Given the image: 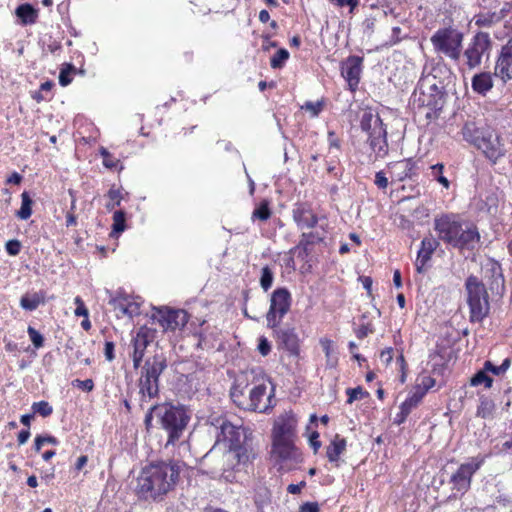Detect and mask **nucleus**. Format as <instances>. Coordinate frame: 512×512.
Listing matches in <instances>:
<instances>
[{"mask_svg": "<svg viewBox=\"0 0 512 512\" xmlns=\"http://www.w3.org/2000/svg\"><path fill=\"white\" fill-rule=\"evenodd\" d=\"M268 496H269V492L267 489H262L261 492H258L255 496V504L258 506V507H261L265 502L266 500H268Z\"/></svg>", "mask_w": 512, "mask_h": 512, "instance_id": "obj_59", "label": "nucleus"}, {"mask_svg": "<svg viewBox=\"0 0 512 512\" xmlns=\"http://www.w3.org/2000/svg\"><path fill=\"white\" fill-rule=\"evenodd\" d=\"M300 512H319L318 503L306 502L300 507Z\"/></svg>", "mask_w": 512, "mask_h": 512, "instance_id": "obj_62", "label": "nucleus"}, {"mask_svg": "<svg viewBox=\"0 0 512 512\" xmlns=\"http://www.w3.org/2000/svg\"><path fill=\"white\" fill-rule=\"evenodd\" d=\"M492 49V40L486 32L476 33L464 51L466 65L473 70L481 65L482 57H489Z\"/></svg>", "mask_w": 512, "mask_h": 512, "instance_id": "obj_15", "label": "nucleus"}, {"mask_svg": "<svg viewBox=\"0 0 512 512\" xmlns=\"http://www.w3.org/2000/svg\"><path fill=\"white\" fill-rule=\"evenodd\" d=\"M107 196L110 199V201L105 205L108 211H113L116 207L120 206L122 195L119 189H116L115 186H112L109 189Z\"/></svg>", "mask_w": 512, "mask_h": 512, "instance_id": "obj_42", "label": "nucleus"}, {"mask_svg": "<svg viewBox=\"0 0 512 512\" xmlns=\"http://www.w3.org/2000/svg\"><path fill=\"white\" fill-rule=\"evenodd\" d=\"M125 298L115 297L109 301V304L113 306V308L119 311L122 315L132 316V312L129 310V305L125 303Z\"/></svg>", "mask_w": 512, "mask_h": 512, "instance_id": "obj_46", "label": "nucleus"}, {"mask_svg": "<svg viewBox=\"0 0 512 512\" xmlns=\"http://www.w3.org/2000/svg\"><path fill=\"white\" fill-rule=\"evenodd\" d=\"M310 446L314 449V452L317 453L319 448L321 447V442L319 441V433L317 431H313L309 436Z\"/></svg>", "mask_w": 512, "mask_h": 512, "instance_id": "obj_58", "label": "nucleus"}, {"mask_svg": "<svg viewBox=\"0 0 512 512\" xmlns=\"http://www.w3.org/2000/svg\"><path fill=\"white\" fill-rule=\"evenodd\" d=\"M272 453L281 464L280 469L290 470L293 465L303 461L302 453L295 446L294 440H273Z\"/></svg>", "mask_w": 512, "mask_h": 512, "instance_id": "obj_16", "label": "nucleus"}, {"mask_svg": "<svg viewBox=\"0 0 512 512\" xmlns=\"http://www.w3.org/2000/svg\"><path fill=\"white\" fill-rule=\"evenodd\" d=\"M159 406L160 404L152 405L145 415L144 425L147 431H149L152 427V421L154 416L158 419Z\"/></svg>", "mask_w": 512, "mask_h": 512, "instance_id": "obj_50", "label": "nucleus"}, {"mask_svg": "<svg viewBox=\"0 0 512 512\" xmlns=\"http://www.w3.org/2000/svg\"><path fill=\"white\" fill-rule=\"evenodd\" d=\"M115 344L112 341H106L104 345V355L107 361L111 362L115 359Z\"/></svg>", "mask_w": 512, "mask_h": 512, "instance_id": "obj_56", "label": "nucleus"}, {"mask_svg": "<svg viewBox=\"0 0 512 512\" xmlns=\"http://www.w3.org/2000/svg\"><path fill=\"white\" fill-rule=\"evenodd\" d=\"M230 397L237 407L257 412H266L270 406L271 394H267V385L260 383L249 388L248 384L236 381L230 390Z\"/></svg>", "mask_w": 512, "mask_h": 512, "instance_id": "obj_6", "label": "nucleus"}, {"mask_svg": "<svg viewBox=\"0 0 512 512\" xmlns=\"http://www.w3.org/2000/svg\"><path fill=\"white\" fill-rule=\"evenodd\" d=\"M494 75L504 83L512 80V37L499 51L495 62Z\"/></svg>", "mask_w": 512, "mask_h": 512, "instance_id": "obj_19", "label": "nucleus"}, {"mask_svg": "<svg viewBox=\"0 0 512 512\" xmlns=\"http://www.w3.org/2000/svg\"><path fill=\"white\" fill-rule=\"evenodd\" d=\"M100 155L103 157V165L108 169H117L118 165L120 164V161L116 158H113L110 152L104 148L101 147L99 149Z\"/></svg>", "mask_w": 512, "mask_h": 512, "instance_id": "obj_47", "label": "nucleus"}, {"mask_svg": "<svg viewBox=\"0 0 512 512\" xmlns=\"http://www.w3.org/2000/svg\"><path fill=\"white\" fill-rule=\"evenodd\" d=\"M167 357L162 352H156L154 355L145 359L141 367L140 377L138 379V388L140 394L139 406L144 408V404L151 399L157 398L160 392V376L167 369Z\"/></svg>", "mask_w": 512, "mask_h": 512, "instance_id": "obj_4", "label": "nucleus"}, {"mask_svg": "<svg viewBox=\"0 0 512 512\" xmlns=\"http://www.w3.org/2000/svg\"><path fill=\"white\" fill-rule=\"evenodd\" d=\"M43 302L42 298L34 293L32 295H24L21 297L20 306L27 311H34Z\"/></svg>", "mask_w": 512, "mask_h": 512, "instance_id": "obj_34", "label": "nucleus"}, {"mask_svg": "<svg viewBox=\"0 0 512 512\" xmlns=\"http://www.w3.org/2000/svg\"><path fill=\"white\" fill-rule=\"evenodd\" d=\"M423 397V392L414 388L412 394L400 405V408H404L407 412L411 413V411L419 405Z\"/></svg>", "mask_w": 512, "mask_h": 512, "instance_id": "obj_37", "label": "nucleus"}, {"mask_svg": "<svg viewBox=\"0 0 512 512\" xmlns=\"http://www.w3.org/2000/svg\"><path fill=\"white\" fill-rule=\"evenodd\" d=\"M440 245V242L432 237H424L421 241V247L418 251L417 258L421 259L422 262H429L435 250Z\"/></svg>", "mask_w": 512, "mask_h": 512, "instance_id": "obj_29", "label": "nucleus"}, {"mask_svg": "<svg viewBox=\"0 0 512 512\" xmlns=\"http://www.w3.org/2000/svg\"><path fill=\"white\" fill-rule=\"evenodd\" d=\"M31 408L34 414H39L42 417H48L53 413V407L47 401L44 400L34 402Z\"/></svg>", "mask_w": 512, "mask_h": 512, "instance_id": "obj_45", "label": "nucleus"}, {"mask_svg": "<svg viewBox=\"0 0 512 512\" xmlns=\"http://www.w3.org/2000/svg\"><path fill=\"white\" fill-rule=\"evenodd\" d=\"M363 58L360 56H349L341 65V75L346 80L351 92L358 89L362 74Z\"/></svg>", "mask_w": 512, "mask_h": 512, "instance_id": "obj_18", "label": "nucleus"}, {"mask_svg": "<svg viewBox=\"0 0 512 512\" xmlns=\"http://www.w3.org/2000/svg\"><path fill=\"white\" fill-rule=\"evenodd\" d=\"M274 281V273L269 266H264L261 269V277H260V286L266 292L268 291L273 284Z\"/></svg>", "mask_w": 512, "mask_h": 512, "instance_id": "obj_41", "label": "nucleus"}, {"mask_svg": "<svg viewBox=\"0 0 512 512\" xmlns=\"http://www.w3.org/2000/svg\"><path fill=\"white\" fill-rule=\"evenodd\" d=\"M375 184L380 189H385L388 186V178L385 176L384 172L379 171L375 175Z\"/></svg>", "mask_w": 512, "mask_h": 512, "instance_id": "obj_57", "label": "nucleus"}, {"mask_svg": "<svg viewBox=\"0 0 512 512\" xmlns=\"http://www.w3.org/2000/svg\"><path fill=\"white\" fill-rule=\"evenodd\" d=\"M74 303L76 304V309L74 311L76 316H83L85 318H88L89 311L87 307L85 306L84 301L80 296L75 297Z\"/></svg>", "mask_w": 512, "mask_h": 512, "instance_id": "obj_53", "label": "nucleus"}, {"mask_svg": "<svg viewBox=\"0 0 512 512\" xmlns=\"http://www.w3.org/2000/svg\"><path fill=\"white\" fill-rule=\"evenodd\" d=\"M153 319L157 320L165 331H174L184 327L188 323L189 317L184 310L160 308L153 314Z\"/></svg>", "mask_w": 512, "mask_h": 512, "instance_id": "obj_17", "label": "nucleus"}, {"mask_svg": "<svg viewBox=\"0 0 512 512\" xmlns=\"http://www.w3.org/2000/svg\"><path fill=\"white\" fill-rule=\"evenodd\" d=\"M189 420L190 416L183 406L160 404L158 423L168 437L165 447L175 445L182 438Z\"/></svg>", "mask_w": 512, "mask_h": 512, "instance_id": "obj_7", "label": "nucleus"}, {"mask_svg": "<svg viewBox=\"0 0 512 512\" xmlns=\"http://www.w3.org/2000/svg\"><path fill=\"white\" fill-rule=\"evenodd\" d=\"M76 68L72 64H66L59 73V84L63 87L72 82L71 75L75 73Z\"/></svg>", "mask_w": 512, "mask_h": 512, "instance_id": "obj_44", "label": "nucleus"}, {"mask_svg": "<svg viewBox=\"0 0 512 512\" xmlns=\"http://www.w3.org/2000/svg\"><path fill=\"white\" fill-rule=\"evenodd\" d=\"M444 164L437 163L431 166V176L445 189L450 188V181L444 176Z\"/></svg>", "mask_w": 512, "mask_h": 512, "instance_id": "obj_35", "label": "nucleus"}, {"mask_svg": "<svg viewBox=\"0 0 512 512\" xmlns=\"http://www.w3.org/2000/svg\"><path fill=\"white\" fill-rule=\"evenodd\" d=\"M22 248V244L18 239H11L5 243V250L10 256H17Z\"/></svg>", "mask_w": 512, "mask_h": 512, "instance_id": "obj_52", "label": "nucleus"}, {"mask_svg": "<svg viewBox=\"0 0 512 512\" xmlns=\"http://www.w3.org/2000/svg\"><path fill=\"white\" fill-rule=\"evenodd\" d=\"M228 421L229 420L225 415L212 413L207 417L206 424L211 428L210 433H213L216 437L217 432L221 430V428L224 427Z\"/></svg>", "mask_w": 512, "mask_h": 512, "instance_id": "obj_33", "label": "nucleus"}, {"mask_svg": "<svg viewBox=\"0 0 512 512\" xmlns=\"http://www.w3.org/2000/svg\"><path fill=\"white\" fill-rule=\"evenodd\" d=\"M73 385L84 390V391H87V392L92 391L94 388V382L92 379H85V380L76 379L73 382Z\"/></svg>", "mask_w": 512, "mask_h": 512, "instance_id": "obj_55", "label": "nucleus"}, {"mask_svg": "<svg viewBox=\"0 0 512 512\" xmlns=\"http://www.w3.org/2000/svg\"><path fill=\"white\" fill-rule=\"evenodd\" d=\"M126 228V212L124 210H116L113 214L112 232L121 233Z\"/></svg>", "mask_w": 512, "mask_h": 512, "instance_id": "obj_40", "label": "nucleus"}, {"mask_svg": "<svg viewBox=\"0 0 512 512\" xmlns=\"http://www.w3.org/2000/svg\"><path fill=\"white\" fill-rule=\"evenodd\" d=\"M181 468L182 463L175 460L152 462L143 467L135 489L138 498L152 502L163 501L179 481Z\"/></svg>", "mask_w": 512, "mask_h": 512, "instance_id": "obj_1", "label": "nucleus"}, {"mask_svg": "<svg viewBox=\"0 0 512 512\" xmlns=\"http://www.w3.org/2000/svg\"><path fill=\"white\" fill-rule=\"evenodd\" d=\"M410 413L407 412L404 408H400V412L396 414L394 418V424L401 425L404 423Z\"/></svg>", "mask_w": 512, "mask_h": 512, "instance_id": "obj_63", "label": "nucleus"}, {"mask_svg": "<svg viewBox=\"0 0 512 512\" xmlns=\"http://www.w3.org/2000/svg\"><path fill=\"white\" fill-rule=\"evenodd\" d=\"M277 336L278 344L280 347L286 349L290 355H299V339L293 328L273 329Z\"/></svg>", "mask_w": 512, "mask_h": 512, "instance_id": "obj_23", "label": "nucleus"}, {"mask_svg": "<svg viewBox=\"0 0 512 512\" xmlns=\"http://www.w3.org/2000/svg\"><path fill=\"white\" fill-rule=\"evenodd\" d=\"M303 108L307 111H311L313 115H318V113L321 111V103L320 102H311L308 101L305 103Z\"/></svg>", "mask_w": 512, "mask_h": 512, "instance_id": "obj_60", "label": "nucleus"}, {"mask_svg": "<svg viewBox=\"0 0 512 512\" xmlns=\"http://www.w3.org/2000/svg\"><path fill=\"white\" fill-rule=\"evenodd\" d=\"M271 217V210L269 207V201L264 199L254 209L252 213L253 219H259L261 221H267Z\"/></svg>", "mask_w": 512, "mask_h": 512, "instance_id": "obj_38", "label": "nucleus"}, {"mask_svg": "<svg viewBox=\"0 0 512 512\" xmlns=\"http://www.w3.org/2000/svg\"><path fill=\"white\" fill-rule=\"evenodd\" d=\"M15 15L22 26L33 25L37 22L39 10L30 3H23L16 7Z\"/></svg>", "mask_w": 512, "mask_h": 512, "instance_id": "obj_27", "label": "nucleus"}, {"mask_svg": "<svg viewBox=\"0 0 512 512\" xmlns=\"http://www.w3.org/2000/svg\"><path fill=\"white\" fill-rule=\"evenodd\" d=\"M489 456L490 454L479 453L476 456L470 457L451 474L448 483L451 484V491L454 497L458 495L463 496L469 491L474 474L484 465Z\"/></svg>", "mask_w": 512, "mask_h": 512, "instance_id": "obj_10", "label": "nucleus"}, {"mask_svg": "<svg viewBox=\"0 0 512 512\" xmlns=\"http://www.w3.org/2000/svg\"><path fill=\"white\" fill-rule=\"evenodd\" d=\"M289 52L285 48H280L271 58L270 66L273 69H281L289 59Z\"/></svg>", "mask_w": 512, "mask_h": 512, "instance_id": "obj_39", "label": "nucleus"}, {"mask_svg": "<svg viewBox=\"0 0 512 512\" xmlns=\"http://www.w3.org/2000/svg\"><path fill=\"white\" fill-rule=\"evenodd\" d=\"M490 281L489 288L493 294L503 296L505 292V279L502 272V267L497 261H493L490 267L486 270Z\"/></svg>", "mask_w": 512, "mask_h": 512, "instance_id": "obj_25", "label": "nucleus"}, {"mask_svg": "<svg viewBox=\"0 0 512 512\" xmlns=\"http://www.w3.org/2000/svg\"><path fill=\"white\" fill-rule=\"evenodd\" d=\"M258 351L262 356H267L271 351V344L264 336L259 338Z\"/></svg>", "mask_w": 512, "mask_h": 512, "instance_id": "obj_54", "label": "nucleus"}, {"mask_svg": "<svg viewBox=\"0 0 512 512\" xmlns=\"http://www.w3.org/2000/svg\"><path fill=\"white\" fill-rule=\"evenodd\" d=\"M360 128L368 136V143L376 157L388 153L387 129L381 117L371 108L364 109L360 117Z\"/></svg>", "mask_w": 512, "mask_h": 512, "instance_id": "obj_8", "label": "nucleus"}, {"mask_svg": "<svg viewBox=\"0 0 512 512\" xmlns=\"http://www.w3.org/2000/svg\"><path fill=\"white\" fill-rule=\"evenodd\" d=\"M292 304V296L285 287L275 289L270 297V306L266 314L267 327L275 329L279 326L284 316L289 312Z\"/></svg>", "mask_w": 512, "mask_h": 512, "instance_id": "obj_14", "label": "nucleus"}, {"mask_svg": "<svg viewBox=\"0 0 512 512\" xmlns=\"http://www.w3.org/2000/svg\"><path fill=\"white\" fill-rule=\"evenodd\" d=\"M292 217L299 229H312L317 226L319 218L306 203H296Z\"/></svg>", "mask_w": 512, "mask_h": 512, "instance_id": "obj_21", "label": "nucleus"}, {"mask_svg": "<svg viewBox=\"0 0 512 512\" xmlns=\"http://www.w3.org/2000/svg\"><path fill=\"white\" fill-rule=\"evenodd\" d=\"M324 239L325 235L323 233L320 234L318 231L309 233L304 232L300 236L298 245L294 247L291 251H299V256L304 258L309 254V246L323 242Z\"/></svg>", "mask_w": 512, "mask_h": 512, "instance_id": "obj_26", "label": "nucleus"}, {"mask_svg": "<svg viewBox=\"0 0 512 512\" xmlns=\"http://www.w3.org/2000/svg\"><path fill=\"white\" fill-rule=\"evenodd\" d=\"M484 370L487 371V372H491L494 375H501V374H503L502 371H501V368L499 366L494 365L490 361H486L484 363Z\"/></svg>", "mask_w": 512, "mask_h": 512, "instance_id": "obj_64", "label": "nucleus"}, {"mask_svg": "<svg viewBox=\"0 0 512 512\" xmlns=\"http://www.w3.org/2000/svg\"><path fill=\"white\" fill-rule=\"evenodd\" d=\"M393 359V348H387L380 353V360L388 365Z\"/></svg>", "mask_w": 512, "mask_h": 512, "instance_id": "obj_61", "label": "nucleus"}, {"mask_svg": "<svg viewBox=\"0 0 512 512\" xmlns=\"http://www.w3.org/2000/svg\"><path fill=\"white\" fill-rule=\"evenodd\" d=\"M436 52L442 53L454 61L461 56L463 35L450 28L438 29L430 38Z\"/></svg>", "mask_w": 512, "mask_h": 512, "instance_id": "obj_13", "label": "nucleus"}, {"mask_svg": "<svg viewBox=\"0 0 512 512\" xmlns=\"http://www.w3.org/2000/svg\"><path fill=\"white\" fill-rule=\"evenodd\" d=\"M492 383L493 378L487 374V371H485L484 368L476 372L470 379L471 386H479L483 384L486 388H490Z\"/></svg>", "mask_w": 512, "mask_h": 512, "instance_id": "obj_36", "label": "nucleus"}, {"mask_svg": "<svg viewBox=\"0 0 512 512\" xmlns=\"http://www.w3.org/2000/svg\"><path fill=\"white\" fill-rule=\"evenodd\" d=\"M254 458L255 453L246 452L245 449L244 451L225 449L219 455L216 445L204 456L205 461L221 462V465H215L210 473L213 477H220L229 483L237 481L236 473L240 472Z\"/></svg>", "mask_w": 512, "mask_h": 512, "instance_id": "obj_3", "label": "nucleus"}, {"mask_svg": "<svg viewBox=\"0 0 512 512\" xmlns=\"http://www.w3.org/2000/svg\"><path fill=\"white\" fill-rule=\"evenodd\" d=\"M467 304L469 306L470 321L482 322L490 311L489 294L486 286L475 275H469L465 280Z\"/></svg>", "mask_w": 512, "mask_h": 512, "instance_id": "obj_9", "label": "nucleus"}, {"mask_svg": "<svg viewBox=\"0 0 512 512\" xmlns=\"http://www.w3.org/2000/svg\"><path fill=\"white\" fill-rule=\"evenodd\" d=\"M394 180L404 181L416 175V163L412 158L396 161L388 165Z\"/></svg>", "mask_w": 512, "mask_h": 512, "instance_id": "obj_24", "label": "nucleus"}, {"mask_svg": "<svg viewBox=\"0 0 512 512\" xmlns=\"http://www.w3.org/2000/svg\"><path fill=\"white\" fill-rule=\"evenodd\" d=\"M252 432L241 424H234L228 421L224 427L217 432L216 443H224L227 449L246 450L249 453H255L252 447Z\"/></svg>", "mask_w": 512, "mask_h": 512, "instance_id": "obj_11", "label": "nucleus"}, {"mask_svg": "<svg viewBox=\"0 0 512 512\" xmlns=\"http://www.w3.org/2000/svg\"><path fill=\"white\" fill-rule=\"evenodd\" d=\"M495 411V403L488 397L481 396L477 407L476 415L483 419L492 418Z\"/></svg>", "mask_w": 512, "mask_h": 512, "instance_id": "obj_31", "label": "nucleus"}, {"mask_svg": "<svg viewBox=\"0 0 512 512\" xmlns=\"http://www.w3.org/2000/svg\"><path fill=\"white\" fill-rule=\"evenodd\" d=\"M45 444L58 445L59 440L52 435H37L34 439V450L35 452H40L42 446Z\"/></svg>", "mask_w": 512, "mask_h": 512, "instance_id": "obj_43", "label": "nucleus"}, {"mask_svg": "<svg viewBox=\"0 0 512 512\" xmlns=\"http://www.w3.org/2000/svg\"><path fill=\"white\" fill-rule=\"evenodd\" d=\"M156 333V330L153 328L141 326L132 337L131 345L133 350L131 353L145 356L146 349L154 341Z\"/></svg>", "mask_w": 512, "mask_h": 512, "instance_id": "obj_22", "label": "nucleus"}, {"mask_svg": "<svg viewBox=\"0 0 512 512\" xmlns=\"http://www.w3.org/2000/svg\"><path fill=\"white\" fill-rule=\"evenodd\" d=\"M296 426L297 418L292 411L280 415L274 424L273 440H294Z\"/></svg>", "mask_w": 512, "mask_h": 512, "instance_id": "obj_20", "label": "nucleus"}, {"mask_svg": "<svg viewBox=\"0 0 512 512\" xmlns=\"http://www.w3.org/2000/svg\"><path fill=\"white\" fill-rule=\"evenodd\" d=\"M27 333L35 349H39L44 346V337L38 330L32 326H28Z\"/></svg>", "mask_w": 512, "mask_h": 512, "instance_id": "obj_48", "label": "nucleus"}, {"mask_svg": "<svg viewBox=\"0 0 512 512\" xmlns=\"http://www.w3.org/2000/svg\"><path fill=\"white\" fill-rule=\"evenodd\" d=\"M472 89L480 95H486L493 88V79L490 72H481L473 76Z\"/></svg>", "mask_w": 512, "mask_h": 512, "instance_id": "obj_28", "label": "nucleus"}, {"mask_svg": "<svg viewBox=\"0 0 512 512\" xmlns=\"http://www.w3.org/2000/svg\"><path fill=\"white\" fill-rule=\"evenodd\" d=\"M446 96L445 85L443 81H439V83L430 84L428 92L420 91L418 94L417 91H415L413 101L414 104L417 103L419 107L429 108L430 111L426 113V118L434 119L437 118L439 112L442 111L446 102Z\"/></svg>", "mask_w": 512, "mask_h": 512, "instance_id": "obj_12", "label": "nucleus"}, {"mask_svg": "<svg viewBox=\"0 0 512 512\" xmlns=\"http://www.w3.org/2000/svg\"><path fill=\"white\" fill-rule=\"evenodd\" d=\"M32 205L33 200L30 197L29 193L24 191L21 194V207L16 212V216L21 220H27L32 215Z\"/></svg>", "mask_w": 512, "mask_h": 512, "instance_id": "obj_32", "label": "nucleus"}, {"mask_svg": "<svg viewBox=\"0 0 512 512\" xmlns=\"http://www.w3.org/2000/svg\"><path fill=\"white\" fill-rule=\"evenodd\" d=\"M346 393L348 395L347 403L352 404L354 401L363 399L365 397L369 396V393L367 391H364L362 387L358 386L356 388H348L346 390Z\"/></svg>", "mask_w": 512, "mask_h": 512, "instance_id": "obj_49", "label": "nucleus"}, {"mask_svg": "<svg viewBox=\"0 0 512 512\" xmlns=\"http://www.w3.org/2000/svg\"><path fill=\"white\" fill-rule=\"evenodd\" d=\"M436 381L434 378L430 376H423L421 377V382L416 385L415 389L423 392V395L425 396L429 389L434 387Z\"/></svg>", "mask_w": 512, "mask_h": 512, "instance_id": "obj_51", "label": "nucleus"}, {"mask_svg": "<svg viewBox=\"0 0 512 512\" xmlns=\"http://www.w3.org/2000/svg\"><path fill=\"white\" fill-rule=\"evenodd\" d=\"M437 240L459 250L474 251L479 247L481 236L476 225L465 224L454 213L441 214L434 219Z\"/></svg>", "mask_w": 512, "mask_h": 512, "instance_id": "obj_2", "label": "nucleus"}, {"mask_svg": "<svg viewBox=\"0 0 512 512\" xmlns=\"http://www.w3.org/2000/svg\"><path fill=\"white\" fill-rule=\"evenodd\" d=\"M345 449H346L345 438H341L339 435H336L326 450V455H327L328 460L330 462L338 461L339 456L345 451Z\"/></svg>", "mask_w": 512, "mask_h": 512, "instance_id": "obj_30", "label": "nucleus"}, {"mask_svg": "<svg viewBox=\"0 0 512 512\" xmlns=\"http://www.w3.org/2000/svg\"><path fill=\"white\" fill-rule=\"evenodd\" d=\"M464 139L494 164L505 155L506 149L500 136L489 127H477L475 123L468 122L462 129Z\"/></svg>", "mask_w": 512, "mask_h": 512, "instance_id": "obj_5", "label": "nucleus"}]
</instances>
